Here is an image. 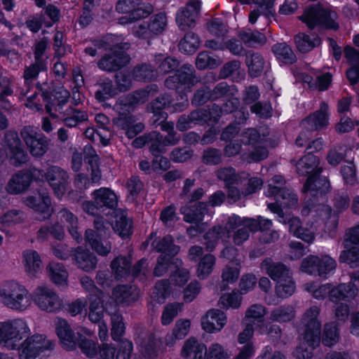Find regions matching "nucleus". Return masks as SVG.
Returning <instances> with one entry per match:
<instances>
[{"label":"nucleus","instance_id":"13d9d810","mask_svg":"<svg viewBox=\"0 0 359 359\" xmlns=\"http://www.w3.org/2000/svg\"><path fill=\"white\" fill-rule=\"evenodd\" d=\"M333 288L330 284H325L316 287L315 283H307L304 285V290L313 294L316 299H323L329 294L331 300V290Z\"/></svg>","mask_w":359,"mask_h":359},{"label":"nucleus","instance_id":"2eb2a0df","mask_svg":"<svg viewBox=\"0 0 359 359\" xmlns=\"http://www.w3.org/2000/svg\"><path fill=\"white\" fill-rule=\"evenodd\" d=\"M337 13L329 7L323 8L320 6H315L307 8L302 20L309 28L314 27L316 25L322 24L329 29L338 28Z\"/></svg>","mask_w":359,"mask_h":359},{"label":"nucleus","instance_id":"f704fd0d","mask_svg":"<svg viewBox=\"0 0 359 359\" xmlns=\"http://www.w3.org/2000/svg\"><path fill=\"white\" fill-rule=\"evenodd\" d=\"M188 104V99L185 95L180 96V101L179 102H174L170 100L168 95H163L156 99L155 102L151 104V110L155 114H160L162 118L165 116L161 114V110L168 107L172 108L173 111H182Z\"/></svg>","mask_w":359,"mask_h":359},{"label":"nucleus","instance_id":"7ed1b4c3","mask_svg":"<svg viewBox=\"0 0 359 359\" xmlns=\"http://www.w3.org/2000/svg\"><path fill=\"white\" fill-rule=\"evenodd\" d=\"M95 204L90 201L81 203L82 208L88 215H95L100 211L109 210L107 213L115 215V224L111 221V225L114 231L122 238H127L132 233V223L123 212L116 210L117 206V196L114 192L107 188H100L92 194Z\"/></svg>","mask_w":359,"mask_h":359},{"label":"nucleus","instance_id":"774afa93","mask_svg":"<svg viewBox=\"0 0 359 359\" xmlns=\"http://www.w3.org/2000/svg\"><path fill=\"white\" fill-rule=\"evenodd\" d=\"M22 212L18 210H9L0 217V223L4 226H11L22 222Z\"/></svg>","mask_w":359,"mask_h":359},{"label":"nucleus","instance_id":"bf43d9fd","mask_svg":"<svg viewBox=\"0 0 359 359\" xmlns=\"http://www.w3.org/2000/svg\"><path fill=\"white\" fill-rule=\"evenodd\" d=\"M273 51L276 57L285 63H292L295 60L293 51L286 43H278L273 46Z\"/></svg>","mask_w":359,"mask_h":359},{"label":"nucleus","instance_id":"f257e3e1","mask_svg":"<svg viewBox=\"0 0 359 359\" xmlns=\"http://www.w3.org/2000/svg\"><path fill=\"white\" fill-rule=\"evenodd\" d=\"M284 180L282 176H274L267 186L265 195L267 197L274 196L276 203H269V209L278 215L280 223L289 225L290 231L297 238L309 243L315 239L316 232L320 223H323L331 234L337 226L338 220L332 215L331 209L323 204H314L307 201L302 210V214L306 218L305 225L303 226L297 217L285 215L283 208H292L297 203V196L290 190L283 189Z\"/></svg>","mask_w":359,"mask_h":359},{"label":"nucleus","instance_id":"393cba45","mask_svg":"<svg viewBox=\"0 0 359 359\" xmlns=\"http://www.w3.org/2000/svg\"><path fill=\"white\" fill-rule=\"evenodd\" d=\"M27 206L31 208L37 214L39 219H48L53 212L50 198L46 192L38 193L29 196L25 201Z\"/></svg>","mask_w":359,"mask_h":359},{"label":"nucleus","instance_id":"58836bf2","mask_svg":"<svg viewBox=\"0 0 359 359\" xmlns=\"http://www.w3.org/2000/svg\"><path fill=\"white\" fill-rule=\"evenodd\" d=\"M181 212L184 216V220L189 223H198L203 219L206 214H212L206 204L198 203L194 205L186 206L181 208Z\"/></svg>","mask_w":359,"mask_h":359},{"label":"nucleus","instance_id":"0e129e2a","mask_svg":"<svg viewBox=\"0 0 359 359\" xmlns=\"http://www.w3.org/2000/svg\"><path fill=\"white\" fill-rule=\"evenodd\" d=\"M183 304L175 303L168 304L163 309L161 316V323L163 325L170 324L174 318L182 311Z\"/></svg>","mask_w":359,"mask_h":359},{"label":"nucleus","instance_id":"b1692460","mask_svg":"<svg viewBox=\"0 0 359 359\" xmlns=\"http://www.w3.org/2000/svg\"><path fill=\"white\" fill-rule=\"evenodd\" d=\"M130 257H117L111 264V269L116 279H121L127 277L130 273L133 276H137L143 269L147 266L146 260H140L137 265H135L132 270H130Z\"/></svg>","mask_w":359,"mask_h":359},{"label":"nucleus","instance_id":"4468645a","mask_svg":"<svg viewBox=\"0 0 359 359\" xmlns=\"http://www.w3.org/2000/svg\"><path fill=\"white\" fill-rule=\"evenodd\" d=\"M38 309L47 313H56L61 310L63 303L59 294L47 285L37 286L32 292V303Z\"/></svg>","mask_w":359,"mask_h":359},{"label":"nucleus","instance_id":"e433bc0d","mask_svg":"<svg viewBox=\"0 0 359 359\" xmlns=\"http://www.w3.org/2000/svg\"><path fill=\"white\" fill-rule=\"evenodd\" d=\"M206 346L194 338L187 339L183 346L182 355L186 359H205Z\"/></svg>","mask_w":359,"mask_h":359},{"label":"nucleus","instance_id":"09e8293b","mask_svg":"<svg viewBox=\"0 0 359 359\" xmlns=\"http://www.w3.org/2000/svg\"><path fill=\"white\" fill-rule=\"evenodd\" d=\"M217 177L224 181L226 185L238 184L243 180L248 179L249 175L245 172H241L236 175L232 168H225L220 169L217 172Z\"/></svg>","mask_w":359,"mask_h":359},{"label":"nucleus","instance_id":"4d7b16f0","mask_svg":"<svg viewBox=\"0 0 359 359\" xmlns=\"http://www.w3.org/2000/svg\"><path fill=\"white\" fill-rule=\"evenodd\" d=\"M200 41L194 33H188L180 41L179 48L181 51L189 54L194 53L198 48Z\"/></svg>","mask_w":359,"mask_h":359},{"label":"nucleus","instance_id":"20e7f679","mask_svg":"<svg viewBox=\"0 0 359 359\" xmlns=\"http://www.w3.org/2000/svg\"><path fill=\"white\" fill-rule=\"evenodd\" d=\"M320 309L313 306L308 309L302 316L300 325L301 337L294 355L297 359H311L313 351L320 343L321 322L318 318Z\"/></svg>","mask_w":359,"mask_h":359},{"label":"nucleus","instance_id":"79ce46f5","mask_svg":"<svg viewBox=\"0 0 359 359\" xmlns=\"http://www.w3.org/2000/svg\"><path fill=\"white\" fill-rule=\"evenodd\" d=\"M30 184L29 175L20 172L13 176L7 185V191L11 194H20L26 190Z\"/></svg>","mask_w":359,"mask_h":359},{"label":"nucleus","instance_id":"c756f323","mask_svg":"<svg viewBox=\"0 0 359 359\" xmlns=\"http://www.w3.org/2000/svg\"><path fill=\"white\" fill-rule=\"evenodd\" d=\"M93 335V331L81 327L76 332L77 346L81 352L88 358H96L98 354L99 346L96 340L88 338Z\"/></svg>","mask_w":359,"mask_h":359},{"label":"nucleus","instance_id":"69168bd1","mask_svg":"<svg viewBox=\"0 0 359 359\" xmlns=\"http://www.w3.org/2000/svg\"><path fill=\"white\" fill-rule=\"evenodd\" d=\"M125 332V325L121 316L117 313L111 314V335L114 341H120Z\"/></svg>","mask_w":359,"mask_h":359},{"label":"nucleus","instance_id":"ea45409f","mask_svg":"<svg viewBox=\"0 0 359 359\" xmlns=\"http://www.w3.org/2000/svg\"><path fill=\"white\" fill-rule=\"evenodd\" d=\"M47 271L50 280L58 287L65 289L68 285V272L64 266L52 262L47 266Z\"/></svg>","mask_w":359,"mask_h":359},{"label":"nucleus","instance_id":"a878e982","mask_svg":"<svg viewBox=\"0 0 359 359\" xmlns=\"http://www.w3.org/2000/svg\"><path fill=\"white\" fill-rule=\"evenodd\" d=\"M46 179L55 195L61 198L67 191L69 176L67 172L57 166H51L47 170Z\"/></svg>","mask_w":359,"mask_h":359},{"label":"nucleus","instance_id":"8fccbe9b","mask_svg":"<svg viewBox=\"0 0 359 359\" xmlns=\"http://www.w3.org/2000/svg\"><path fill=\"white\" fill-rule=\"evenodd\" d=\"M242 226L248 228L250 231H267L272 226V222L262 216H257L256 218L244 217Z\"/></svg>","mask_w":359,"mask_h":359},{"label":"nucleus","instance_id":"ddd939ff","mask_svg":"<svg viewBox=\"0 0 359 359\" xmlns=\"http://www.w3.org/2000/svg\"><path fill=\"white\" fill-rule=\"evenodd\" d=\"M266 313L267 309L264 305L252 304L245 311L243 323H250L260 334H272L274 332L275 336L278 337L280 332L279 326L266 322Z\"/></svg>","mask_w":359,"mask_h":359},{"label":"nucleus","instance_id":"f3484780","mask_svg":"<svg viewBox=\"0 0 359 359\" xmlns=\"http://www.w3.org/2000/svg\"><path fill=\"white\" fill-rule=\"evenodd\" d=\"M222 222L224 224V227H215L205 236V239L206 240L205 244L208 250L213 249L219 239L226 241V239L229 238L230 231L242 226L243 218L236 215L229 217L224 215L222 217Z\"/></svg>","mask_w":359,"mask_h":359},{"label":"nucleus","instance_id":"6e6552de","mask_svg":"<svg viewBox=\"0 0 359 359\" xmlns=\"http://www.w3.org/2000/svg\"><path fill=\"white\" fill-rule=\"evenodd\" d=\"M0 303L11 311L25 312L32 305V294L20 282L8 280L0 285Z\"/></svg>","mask_w":359,"mask_h":359},{"label":"nucleus","instance_id":"72a5a7b5","mask_svg":"<svg viewBox=\"0 0 359 359\" xmlns=\"http://www.w3.org/2000/svg\"><path fill=\"white\" fill-rule=\"evenodd\" d=\"M22 263L25 273L30 278H37L42 271V261L39 254L34 250H26L22 252Z\"/></svg>","mask_w":359,"mask_h":359},{"label":"nucleus","instance_id":"de8ad7c7","mask_svg":"<svg viewBox=\"0 0 359 359\" xmlns=\"http://www.w3.org/2000/svg\"><path fill=\"white\" fill-rule=\"evenodd\" d=\"M294 42L297 48L300 52H309L315 46L319 45L320 40L316 35H307L303 33H299L295 36Z\"/></svg>","mask_w":359,"mask_h":359},{"label":"nucleus","instance_id":"dca6fc26","mask_svg":"<svg viewBox=\"0 0 359 359\" xmlns=\"http://www.w3.org/2000/svg\"><path fill=\"white\" fill-rule=\"evenodd\" d=\"M116 10L119 13H128L129 17L120 18V24L125 25L140 18H147L153 12V6L141 0H118Z\"/></svg>","mask_w":359,"mask_h":359},{"label":"nucleus","instance_id":"412c9836","mask_svg":"<svg viewBox=\"0 0 359 359\" xmlns=\"http://www.w3.org/2000/svg\"><path fill=\"white\" fill-rule=\"evenodd\" d=\"M359 286V271L353 273L351 280L348 283H341L331 290V301L351 304L352 300L358 295Z\"/></svg>","mask_w":359,"mask_h":359},{"label":"nucleus","instance_id":"aec40b11","mask_svg":"<svg viewBox=\"0 0 359 359\" xmlns=\"http://www.w3.org/2000/svg\"><path fill=\"white\" fill-rule=\"evenodd\" d=\"M154 77V72L149 65H142L136 67L130 73L119 72L116 75V83L120 91H124L130 88L133 80L146 81Z\"/></svg>","mask_w":359,"mask_h":359},{"label":"nucleus","instance_id":"0eeeda50","mask_svg":"<svg viewBox=\"0 0 359 359\" xmlns=\"http://www.w3.org/2000/svg\"><path fill=\"white\" fill-rule=\"evenodd\" d=\"M238 129L236 126H229L222 135V138L225 140H231V142L225 147V154L229 156L237 154L241 149V146L237 143L242 141L245 144H252L254 151L251 153L250 158L253 161H258L266 158L268 156L267 150L261 146H255L259 138L257 131L255 129H248L241 135L238 134Z\"/></svg>","mask_w":359,"mask_h":359},{"label":"nucleus","instance_id":"5fc2aeb1","mask_svg":"<svg viewBox=\"0 0 359 359\" xmlns=\"http://www.w3.org/2000/svg\"><path fill=\"white\" fill-rule=\"evenodd\" d=\"M336 266L337 263L332 257L327 255L321 256L318 265V274L320 277L326 278L334 273Z\"/></svg>","mask_w":359,"mask_h":359},{"label":"nucleus","instance_id":"6e6d98bb","mask_svg":"<svg viewBox=\"0 0 359 359\" xmlns=\"http://www.w3.org/2000/svg\"><path fill=\"white\" fill-rule=\"evenodd\" d=\"M218 111V107L212 109V111H209V114H207L206 110H198L191 113L189 116L192 123L198 124L203 122H208L212 119L215 121L219 116L217 114Z\"/></svg>","mask_w":359,"mask_h":359},{"label":"nucleus","instance_id":"f8f14e48","mask_svg":"<svg viewBox=\"0 0 359 359\" xmlns=\"http://www.w3.org/2000/svg\"><path fill=\"white\" fill-rule=\"evenodd\" d=\"M189 279V272L187 269L181 268L175 269L168 280L158 282L152 292L151 298L158 302L163 303L170 294L177 292Z\"/></svg>","mask_w":359,"mask_h":359},{"label":"nucleus","instance_id":"a18cd8bd","mask_svg":"<svg viewBox=\"0 0 359 359\" xmlns=\"http://www.w3.org/2000/svg\"><path fill=\"white\" fill-rule=\"evenodd\" d=\"M295 313V309L293 306L284 305L273 309L270 312L269 318L272 321L286 323L294 318Z\"/></svg>","mask_w":359,"mask_h":359},{"label":"nucleus","instance_id":"4c0bfd02","mask_svg":"<svg viewBox=\"0 0 359 359\" xmlns=\"http://www.w3.org/2000/svg\"><path fill=\"white\" fill-rule=\"evenodd\" d=\"M193 67L191 65H185L177 71L175 76H170L165 80V85L169 88H178V84L188 85L193 83Z\"/></svg>","mask_w":359,"mask_h":359},{"label":"nucleus","instance_id":"c03bdc74","mask_svg":"<svg viewBox=\"0 0 359 359\" xmlns=\"http://www.w3.org/2000/svg\"><path fill=\"white\" fill-rule=\"evenodd\" d=\"M340 333L338 325L335 323H328L324 325L322 343L324 346L332 347L339 341Z\"/></svg>","mask_w":359,"mask_h":359},{"label":"nucleus","instance_id":"3c124183","mask_svg":"<svg viewBox=\"0 0 359 359\" xmlns=\"http://www.w3.org/2000/svg\"><path fill=\"white\" fill-rule=\"evenodd\" d=\"M59 217L62 222L68 224V229L69 233L72 238L79 243L82 240L81 233L77 231V218L70 212L67 210H63L60 212Z\"/></svg>","mask_w":359,"mask_h":359},{"label":"nucleus","instance_id":"a211bd4d","mask_svg":"<svg viewBox=\"0 0 359 359\" xmlns=\"http://www.w3.org/2000/svg\"><path fill=\"white\" fill-rule=\"evenodd\" d=\"M345 250L339 257V261L351 268L359 266V224L348 229L344 241Z\"/></svg>","mask_w":359,"mask_h":359},{"label":"nucleus","instance_id":"7c9ffc66","mask_svg":"<svg viewBox=\"0 0 359 359\" xmlns=\"http://www.w3.org/2000/svg\"><path fill=\"white\" fill-rule=\"evenodd\" d=\"M56 334L62 347L68 351H72L77 347V337H75L68 323L62 318L55 321Z\"/></svg>","mask_w":359,"mask_h":359},{"label":"nucleus","instance_id":"49530a36","mask_svg":"<svg viewBox=\"0 0 359 359\" xmlns=\"http://www.w3.org/2000/svg\"><path fill=\"white\" fill-rule=\"evenodd\" d=\"M140 346L142 356L146 359H153L162 346V342L153 336H149L142 340Z\"/></svg>","mask_w":359,"mask_h":359},{"label":"nucleus","instance_id":"052dcab7","mask_svg":"<svg viewBox=\"0 0 359 359\" xmlns=\"http://www.w3.org/2000/svg\"><path fill=\"white\" fill-rule=\"evenodd\" d=\"M242 302V297L236 292L227 293L222 295L219 300V305L225 309H238Z\"/></svg>","mask_w":359,"mask_h":359},{"label":"nucleus","instance_id":"9d476101","mask_svg":"<svg viewBox=\"0 0 359 359\" xmlns=\"http://www.w3.org/2000/svg\"><path fill=\"white\" fill-rule=\"evenodd\" d=\"M152 246L161 253L154 268L155 276H161L169 270L172 271L182 266V260L174 257L178 254L180 248L173 243L171 236L168 235L161 239L155 240L152 243Z\"/></svg>","mask_w":359,"mask_h":359},{"label":"nucleus","instance_id":"603ef678","mask_svg":"<svg viewBox=\"0 0 359 359\" xmlns=\"http://www.w3.org/2000/svg\"><path fill=\"white\" fill-rule=\"evenodd\" d=\"M246 64L248 67L250 74L257 77L262 72L265 62L263 57L258 53H248L246 57Z\"/></svg>","mask_w":359,"mask_h":359},{"label":"nucleus","instance_id":"a19ab883","mask_svg":"<svg viewBox=\"0 0 359 359\" xmlns=\"http://www.w3.org/2000/svg\"><path fill=\"white\" fill-rule=\"evenodd\" d=\"M191 321L188 319H179L176 321L172 334H168L164 339L166 346H172L177 340L183 339L189 333Z\"/></svg>","mask_w":359,"mask_h":359},{"label":"nucleus","instance_id":"c85d7f7f","mask_svg":"<svg viewBox=\"0 0 359 359\" xmlns=\"http://www.w3.org/2000/svg\"><path fill=\"white\" fill-rule=\"evenodd\" d=\"M69 97V93L63 86L55 88L49 97L46 96L44 97L47 112L53 117H58L57 112L60 114H62V107L66 104Z\"/></svg>","mask_w":359,"mask_h":359},{"label":"nucleus","instance_id":"680f3d73","mask_svg":"<svg viewBox=\"0 0 359 359\" xmlns=\"http://www.w3.org/2000/svg\"><path fill=\"white\" fill-rule=\"evenodd\" d=\"M351 304L344 302H337L333 309L334 318L336 320V324L339 325L346 323L350 312Z\"/></svg>","mask_w":359,"mask_h":359},{"label":"nucleus","instance_id":"bb28decb","mask_svg":"<svg viewBox=\"0 0 359 359\" xmlns=\"http://www.w3.org/2000/svg\"><path fill=\"white\" fill-rule=\"evenodd\" d=\"M201 9V1H189L184 8L180 9L176 14V22L181 30H187L195 25L196 17Z\"/></svg>","mask_w":359,"mask_h":359},{"label":"nucleus","instance_id":"e2e57ef3","mask_svg":"<svg viewBox=\"0 0 359 359\" xmlns=\"http://www.w3.org/2000/svg\"><path fill=\"white\" fill-rule=\"evenodd\" d=\"M166 25L167 18L163 13L154 15L149 22V29L153 36L162 33L165 30Z\"/></svg>","mask_w":359,"mask_h":359},{"label":"nucleus","instance_id":"338daca9","mask_svg":"<svg viewBox=\"0 0 359 359\" xmlns=\"http://www.w3.org/2000/svg\"><path fill=\"white\" fill-rule=\"evenodd\" d=\"M220 63V60L213 58L206 52L200 53L196 62V67L201 69L213 68Z\"/></svg>","mask_w":359,"mask_h":359},{"label":"nucleus","instance_id":"423d86ee","mask_svg":"<svg viewBox=\"0 0 359 359\" xmlns=\"http://www.w3.org/2000/svg\"><path fill=\"white\" fill-rule=\"evenodd\" d=\"M140 297V290L136 286L127 287L126 285L117 286L113 290L112 299L116 302V304L112 305L110 309L107 304L104 308L102 304V296L94 297L90 294L89 297L90 305L88 312V319L93 323H97L102 321L104 317V310L110 315L113 314L112 311L116 309L117 304H129L137 301Z\"/></svg>","mask_w":359,"mask_h":359},{"label":"nucleus","instance_id":"473e14b6","mask_svg":"<svg viewBox=\"0 0 359 359\" xmlns=\"http://www.w3.org/2000/svg\"><path fill=\"white\" fill-rule=\"evenodd\" d=\"M328 123V106L322 102L320 109L304 119L302 126L309 130H318L326 127Z\"/></svg>","mask_w":359,"mask_h":359},{"label":"nucleus","instance_id":"cd10ccee","mask_svg":"<svg viewBox=\"0 0 359 359\" xmlns=\"http://www.w3.org/2000/svg\"><path fill=\"white\" fill-rule=\"evenodd\" d=\"M226 322L227 317L224 312L217 309H212L202 318L201 326L206 332L215 333L221 331Z\"/></svg>","mask_w":359,"mask_h":359},{"label":"nucleus","instance_id":"39448f33","mask_svg":"<svg viewBox=\"0 0 359 359\" xmlns=\"http://www.w3.org/2000/svg\"><path fill=\"white\" fill-rule=\"evenodd\" d=\"M318 165V159L311 154L304 156L296 165L297 171L299 175H310L304 185L303 191L307 197L313 199L323 197L330 190L327 179L319 175L321 168Z\"/></svg>","mask_w":359,"mask_h":359},{"label":"nucleus","instance_id":"37998d69","mask_svg":"<svg viewBox=\"0 0 359 359\" xmlns=\"http://www.w3.org/2000/svg\"><path fill=\"white\" fill-rule=\"evenodd\" d=\"M346 57L351 62V68L347 71L346 76L351 83L359 79V51L352 48L345 49Z\"/></svg>","mask_w":359,"mask_h":359},{"label":"nucleus","instance_id":"6ab92c4d","mask_svg":"<svg viewBox=\"0 0 359 359\" xmlns=\"http://www.w3.org/2000/svg\"><path fill=\"white\" fill-rule=\"evenodd\" d=\"M96 231L88 229L86 231V242L88 243L92 249L99 255L107 256L111 251V243L102 238L105 234V226L101 218H97L95 222Z\"/></svg>","mask_w":359,"mask_h":359},{"label":"nucleus","instance_id":"c9c22d12","mask_svg":"<svg viewBox=\"0 0 359 359\" xmlns=\"http://www.w3.org/2000/svg\"><path fill=\"white\" fill-rule=\"evenodd\" d=\"M72 259L74 264L83 271H90L96 268V257L90 251L80 247L74 250Z\"/></svg>","mask_w":359,"mask_h":359},{"label":"nucleus","instance_id":"2f4dec72","mask_svg":"<svg viewBox=\"0 0 359 359\" xmlns=\"http://www.w3.org/2000/svg\"><path fill=\"white\" fill-rule=\"evenodd\" d=\"M237 250L233 247L226 248L222 251V256L226 259H231V262L224 269L222 273L223 281L227 283H234L240 274V263L238 259H235Z\"/></svg>","mask_w":359,"mask_h":359},{"label":"nucleus","instance_id":"9b49d317","mask_svg":"<svg viewBox=\"0 0 359 359\" xmlns=\"http://www.w3.org/2000/svg\"><path fill=\"white\" fill-rule=\"evenodd\" d=\"M260 268L262 272L277 282L276 292L278 297L285 298L294 293V283L290 270L283 264L274 262L271 258H266L261 263Z\"/></svg>","mask_w":359,"mask_h":359},{"label":"nucleus","instance_id":"864d4df0","mask_svg":"<svg viewBox=\"0 0 359 359\" xmlns=\"http://www.w3.org/2000/svg\"><path fill=\"white\" fill-rule=\"evenodd\" d=\"M215 264V257L212 255H206L201 258L198 266L197 273L199 278H205L211 273Z\"/></svg>","mask_w":359,"mask_h":359},{"label":"nucleus","instance_id":"f03ea898","mask_svg":"<svg viewBox=\"0 0 359 359\" xmlns=\"http://www.w3.org/2000/svg\"><path fill=\"white\" fill-rule=\"evenodd\" d=\"M31 329L24 318L0 321V345L18 351L20 359H36L53 348L54 343L41 334L30 336Z\"/></svg>","mask_w":359,"mask_h":359},{"label":"nucleus","instance_id":"5701e85b","mask_svg":"<svg viewBox=\"0 0 359 359\" xmlns=\"http://www.w3.org/2000/svg\"><path fill=\"white\" fill-rule=\"evenodd\" d=\"M5 142L8 156L13 165L18 166L27 161L28 156L22 149L20 140L16 133L8 132L6 134Z\"/></svg>","mask_w":359,"mask_h":359},{"label":"nucleus","instance_id":"1a4fd4ad","mask_svg":"<svg viewBox=\"0 0 359 359\" xmlns=\"http://www.w3.org/2000/svg\"><path fill=\"white\" fill-rule=\"evenodd\" d=\"M95 46L97 48L104 47L105 49L113 50V55L105 56L98 62L101 69L116 71L129 62L130 57L123 51L117 53L118 49L126 50L129 48V43H123L121 36L107 35Z\"/></svg>","mask_w":359,"mask_h":359},{"label":"nucleus","instance_id":"4be33fe9","mask_svg":"<svg viewBox=\"0 0 359 359\" xmlns=\"http://www.w3.org/2000/svg\"><path fill=\"white\" fill-rule=\"evenodd\" d=\"M22 137L32 156H41L48 149V141L43 134L32 126L25 127Z\"/></svg>","mask_w":359,"mask_h":359}]
</instances>
